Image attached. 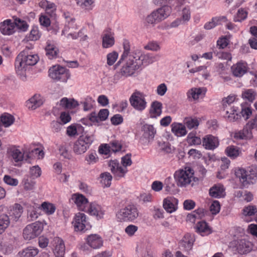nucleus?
<instances>
[{
    "instance_id": "c756f323",
    "label": "nucleus",
    "mask_w": 257,
    "mask_h": 257,
    "mask_svg": "<svg viewBox=\"0 0 257 257\" xmlns=\"http://www.w3.org/2000/svg\"><path fill=\"white\" fill-rule=\"evenodd\" d=\"M209 195L214 198H221L225 195L224 188L221 185H214L209 189Z\"/></svg>"
},
{
    "instance_id": "72a5a7b5",
    "label": "nucleus",
    "mask_w": 257,
    "mask_h": 257,
    "mask_svg": "<svg viewBox=\"0 0 257 257\" xmlns=\"http://www.w3.org/2000/svg\"><path fill=\"white\" fill-rule=\"evenodd\" d=\"M60 105L65 108H74L78 105V102L74 99H68L64 97L60 101Z\"/></svg>"
},
{
    "instance_id": "ddd939ff",
    "label": "nucleus",
    "mask_w": 257,
    "mask_h": 257,
    "mask_svg": "<svg viewBox=\"0 0 257 257\" xmlns=\"http://www.w3.org/2000/svg\"><path fill=\"white\" fill-rule=\"evenodd\" d=\"M74 229L76 231L84 232L86 226L88 225V222L86 220V216L83 213L79 212L76 214L73 221Z\"/></svg>"
},
{
    "instance_id": "dca6fc26",
    "label": "nucleus",
    "mask_w": 257,
    "mask_h": 257,
    "mask_svg": "<svg viewBox=\"0 0 257 257\" xmlns=\"http://www.w3.org/2000/svg\"><path fill=\"white\" fill-rule=\"evenodd\" d=\"M248 70L247 64L243 61H240L231 67L233 75L236 77H241L245 74Z\"/></svg>"
},
{
    "instance_id": "f8f14e48",
    "label": "nucleus",
    "mask_w": 257,
    "mask_h": 257,
    "mask_svg": "<svg viewBox=\"0 0 257 257\" xmlns=\"http://www.w3.org/2000/svg\"><path fill=\"white\" fill-rule=\"evenodd\" d=\"M132 52L135 55V59L137 61H139L141 63L140 66L142 65H148L149 64H151L155 61L159 60L160 57L158 54L153 55L150 53L143 54L140 50H136Z\"/></svg>"
},
{
    "instance_id": "1a4fd4ad",
    "label": "nucleus",
    "mask_w": 257,
    "mask_h": 257,
    "mask_svg": "<svg viewBox=\"0 0 257 257\" xmlns=\"http://www.w3.org/2000/svg\"><path fill=\"white\" fill-rule=\"evenodd\" d=\"M235 98L234 95H229L222 100V105L226 113L225 117L230 121H235L240 117V115L238 114L234 106L230 107L229 109L227 108V106L234 102Z\"/></svg>"
},
{
    "instance_id": "7c9ffc66",
    "label": "nucleus",
    "mask_w": 257,
    "mask_h": 257,
    "mask_svg": "<svg viewBox=\"0 0 257 257\" xmlns=\"http://www.w3.org/2000/svg\"><path fill=\"white\" fill-rule=\"evenodd\" d=\"M162 112V103L158 101H154L151 104L150 110V116L156 118L161 115Z\"/></svg>"
},
{
    "instance_id": "4c0bfd02",
    "label": "nucleus",
    "mask_w": 257,
    "mask_h": 257,
    "mask_svg": "<svg viewBox=\"0 0 257 257\" xmlns=\"http://www.w3.org/2000/svg\"><path fill=\"white\" fill-rule=\"evenodd\" d=\"M38 253V249L32 246L24 249L19 252L20 257H34Z\"/></svg>"
},
{
    "instance_id": "aec40b11",
    "label": "nucleus",
    "mask_w": 257,
    "mask_h": 257,
    "mask_svg": "<svg viewBox=\"0 0 257 257\" xmlns=\"http://www.w3.org/2000/svg\"><path fill=\"white\" fill-rule=\"evenodd\" d=\"M87 245L93 249H97L103 245V239L101 237L97 234H92L88 235L86 238Z\"/></svg>"
},
{
    "instance_id": "052dcab7",
    "label": "nucleus",
    "mask_w": 257,
    "mask_h": 257,
    "mask_svg": "<svg viewBox=\"0 0 257 257\" xmlns=\"http://www.w3.org/2000/svg\"><path fill=\"white\" fill-rule=\"evenodd\" d=\"M118 56V53L115 51L108 54L107 55V64L109 66L112 65L117 60Z\"/></svg>"
},
{
    "instance_id": "bf43d9fd",
    "label": "nucleus",
    "mask_w": 257,
    "mask_h": 257,
    "mask_svg": "<svg viewBox=\"0 0 257 257\" xmlns=\"http://www.w3.org/2000/svg\"><path fill=\"white\" fill-rule=\"evenodd\" d=\"M94 102L95 101L91 97H87L82 103L83 110L85 111L90 110L93 107Z\"/></svg>"
},
{
    "instance_id": "f3484780",
    "label": "nucleus",
    "mask_w": 257,
    "mask_h": 257,
    "mask_svg": "<svg viewBox=\"0 0 257 257\" xmlns=\"http://www.w3.org/2000/svg\"><path fill=\"white\" fill-rule=\"evenodd\" d=\"M30 48L26 47L23 51L20 52V54H22V56L28 66H33L38 62L39 57L37 54L30 52Z\"/></svg>"
},
{
    "instance_id": "9d476101",
    "label": "nucleus",
    "mask_w": 257,
    "mask_h": 257,
    "mask_svg": "<svg viewBox=\"0 0 257 257\" xmlns=\"http://www.w3.org/2000/svg\"><path fill=\"white\" fill-rule=\"evenodd\" d=\"M43 229V224L37 221L29 224L23 230V237L26 240H30L38 236Z\"/></svg>"
},
{
    "instance_id": "a18cd8bd",
    "label": "nucleus",
    "mask_w": 257,
    "mask_h": 257,
    "mask_svg": "<svg viewBox=\"0 0 257 257\" xmlns=\"http://www.w3.org/2000/svg\"><path fill=\"white\" fill-rule=\"evenodd\" d=\"M14 24L15 28L16 29V27H17L21 31L25 32L28 29L29 25H28L27 23L25 21H24L20 18L17 17L15 18Z\"/></svg>"
},
{
    "instance_id": "13d9d810",
    "label": "nucleus",
    "mask_w": 257,
    "mask_h": 257,
    "mask_svg": "<svg viewBox=\"0 0 257 257\" xmlns=\"http://www.w3.org/2000/svg\"><path fill=\"white\" fill-rule=\"evenodd\" d=\"M213 53L215 56L220 59L226 60L228 61H231L232 59L231 54L229 52L222 51L216 52L214 51Z\"/></svg>"
},
{
    "instance_id": "8fccbe9b",
    "label": "nucleus",
    "mask_w": 257,
    "mask_h": 257,
    "mask_svg": "<svg viewBox=\"0 0 257 257\" xmlns=\"http://www.w3.org/2000/svg\"><path fill=\"white\" fill-rule=\"evenodd\" d=\"M256 96V93L252 89L245 90L242 93V98L250 102H252L255 99Z\"/></svg>"
},
{
    "instance_id": "423d86ee",
    "label": "nucleus",
    "mask_w": 257,
    "mask_h": 257,
    "mask_svg": "<svg viewBox=\"0 0 257 257\" xmlns=\"http://www.w3.org/2000/svg\"><path fill=\"white\" fill-rule=\"evenodd\" d=\"M139 212L136 206L128 205L120 209L116 214V216L120 221H134L139 216Z\"/></svg>"
},
{
    "instance_id": "4be33fe9",
    "label": "nucleus",
    "mask_w": 257,
    "mask_h": 257,
    "mask_svg": "<svg viewBox=\"0 0 257 257\" xmlns=\"http://www.w3.org/2000/svg\"><path fill=\"white\" fill-rule=\"evenodd\" d=\"M102 46L104 48H108L112 47L114 44V38L113 33L109 29L104 31L102 36Z\"/></svg>"
},
{
    "instance_id": "de8ad7c7",
    "label": "nucleus",
    "mask_w": 257,
    "mask_h": 257,
    "mask_svg": "<svg viewBox=\"0 0 257 257\" xmlns=\"http://www.w3.org/2000/svg\"><path fill=\"white\" fill-rule=\"evenodd\" d=\"M39 208L48 215L53 214L56 210L54 204L47 202H43Z\"/></svg>"
},
{
    "instance_id": "393cba45",
    "label": "nucleus",
    "mask_w": 257,
    "mask_h": 257,
    "mask_svg": "<svg viewBox=\"0 0 257 257\" xmlns=\"http://www.w3.org/2000/svg\"><path fill=\"white\" fill-rule=\"evenodd\" d=\"M178 200L174 197H168L163 201V207L170 213L175 211L177 209Z\"/></svg>"
},
{
    "instance_id": "20e7f679",
    "label": "nucleus",
    "mask_w": 257,
    "mask_h": 257,
    "mask_svg": "<svg viewBox=\"0 0 257 257\" xmlns=\"http://www.w3.org/2000/svg\"><path fill=\"white\" fill-rule=\"evenodd\" d=\"M171 7L168 5H163L153 11L146 18L148 24H156L167 18L171 13Z\"/></svg>"
},
{
    "instance_id": "473e14b6",
    "label": "nucleus",
    "mask_w": 257,
    "mask_h": 257,
    "mask_svg": "<svg viewBox=\"0 0 257 257\" xmlns=\"http://www.w3.org/2000/svg\"><path fill=\"white\" fill-rule=\"evenodd\" d=\"M196 231L204 236L210 234L211 231L209 226L205 221H200L196 225Z\"/></svg>"
},
{
    "instance_id": "ea45409f",
    "label": "nucleus",
    "mask_w": 257,
    "mask_h": 257,
    "mask_svg": "<svg viewBox=\"0 0 257 257\" xmlns=\"http://www.w3.org/2000/svg\"><path fill=\"white\" fill-rule=\"evenodd\" d=\"M225 153L230 158L234 159L240 155L241 151L239 148L237 147L230 146L226 148Z\"/></svg>"
},
{
    "instance_id": "603ef678",
    "label": "nucleus",
    "mask_w": 257,
    "mask_h": 257,
    "mask_svg": "<svg viewBox=\"0 0 257 257\" xmlns=\"http://www.w3.org/2000/svg\"><path fill=\"white\" fill-rule=\"evenodd\" d=\"M77 29L78 27L75 23V19L73 18L72 20L66 22L65 26L62 32V35H65V33L69 32L70 31H74Z\"/></svg>"
},
{
    "instance_id": "774afa93",
    "label": "nucleus",
    "mask_w": 257,
    "mask_h": 257,
    "mask_svg": "<svg viewBox=\"0 0 257 257\" xmlns=\"http://www.w3.org/2000/svg\"><path fill=\"white\" fill-rule=\"evenodd\" d=\"M30 174L34 178H38L41 175V168L38 166H35L31 168Z\"/></svg>"
},
{
    "instance_id": "2eb2a0df",
    "label": "nucleus",
    "mask_w": 257,
    "mask_h": 257,
    "mask_svg": "<svg viewBox=\"0 0 257 257\" xmlns=\"http://www.w3.org/2000/svg\"><path fill=\"white\" fill-rule=\"evenodd\" d=\"M194 241L193 235L186 234L179 242V247L181 250L188 252L192 249Z\"/></svg>"
},
{
    "instance_id": "7ed1b4c3",
    "label": "nucleus",
    "mask_w": 257,
    "mask_h": 257,
    "mask_svg": "<svg viewBox=\"0 0 257 257\" xmlns=\"http://www.w3.org/2000/svg\"><path fill=\"white\" fill-rule=\"evenodd\" d=\"M194 174L193 169L191 167H186L184 169L176 171L174 174V178L178 186L186 187L191 184L192 181H195Z\"/></svg>"
},
{
    "instance_id": "2f4dec72",
    "label": "nucleus",
    "mask_w": 257,
    "mask_h": 257,
    "mask_svg": "<svg viewBox=\"0 0 257 257\" xmlns=\"http://www.w3.org/2000/svg\"><path fill=\"white\" fill-rule=\"evenodd\" d=\"M143 136L148 140H153L156 131L152 125L145 124L142 127Z\"/></svg>"
},
{
    "instance_id": "338daca9",
    "label": "nucleus",
    "mask_w": 257,
    "mask_h": 257,
    "mask_svg": "<svg viewBox=\"0 0 257 257\" xmlns=\"http://www.w3.org/2000/svg\"><path fill=\"white\" fill-rule=\"evenodd\" d=\"M110 148L114 152H117L121 150L122 144L118 141H113L110 143Z\"/></svg>"
},
{
    "instance_id": "e433bc0d",
    "label": "nucleus",
    "mask_w": 257,
    "mask_h": 257,
    "mask_svg": "<svg viewBox=\"0 0 257 257\" xmlns=\"http://www.w3.org/2000/svg\"><path fill=\"white\" fill-rule=\"evenodd\" d=\"M250 242H247L244 240H240L236 244V248L238 252L240 254H245L250 250Z\"/></svg>"
},
{
    "instance_id": "a211bd4d",
    "label": "nucleus",
    "mask_w": 257,
    "mask_h": 257,
    "mask_svg": "<svg viewBox=\"0 0 257 257\" xmlns=\"http://www.w3.org/2000/svg\"><path fill=\"white\" fill-rule=\"evenodd\" d=\"M85 211L90 215L95 216L97 219L102 218L104 214V210L102 207L95 202L91 203Z\"/></svg>"
},
{
    "instance_id": "c9c22d12",
    "label": "nucleus",
    "mask_w": 257,
    "mask_h": 257,
    "mask_svg": "<svg viewBox=\"0 0 257 257\" xmlns=\"http://www.w3.org/2000/svg\"><path fill=\"white\" fill-rule=\"evenodd\" d=\"M248 173L244 169H238L236 170L235 174L236 177L238 178L241 182L244 185L248 184L249 181V175L247 174Z\"/></svg>"
},
{
    "instance_id": "6e6d98bb",
    "label": "nucleus",
    "mask_w": 257,
    "mask_h": 257,
    "mask_svg": "<svg viewBox=\"0 0 257 257\" xmlns=\"http://www.w3.org/2000/svg\"><path fill=\"white\" fill-rule=\"evenodd\" d=\"M22 183L24 185V188L26 190H33L35 185V182L29 178V177L24 178L23 180Z\"/></svg>"
},
{
    "instance_id": "f704fd0d",
    "label": "nucleus",
    "mask_w": 257,
    "mask_h": 257,
    "mask_svg": "<svg viewBox=\"0 0 257 257\" xmlns=\"http://www.w3.org/2000/svg\"><path fill=\"white\" fill-rule=\"evenodd\" d=\"M54 242L55 244L54 254L65 253V246L63 240L59 237H55Z\"/></svg>"
},
{
    "instance_id": "5fc2aeb1",
    "label": "nucleus",
    "mask_w": 257,
    "mask_h": 257,
    "mask_svg": "<svg viewBox=\"0 0 257 257\" xmlns=\"http://www.w3.org/2000/svg\"><path fill=\"white\" fill-rule=\"evenodd\" d=\"M184 123L185 126L190 130L192 128L196 129L199 125L198 120L196 118L191 117H186L184 119Z\"/></svg>"
},
{
    "instance_id": "5701e85b",
    "label": "nucleus",
    "mask_w": 257,
    "mask_h": 257,
    "mask_svg": "<svg viewBox=\"0 0 257 257\" xmlns=\"http://www.w3.org/2000/svg\"><path fill=\"white\" fill-rule=\"evenodd\" d=\"M202 144L206 149L213 150L218 147L219 142L214 136L207 135L203 138Z\"/></svg>"
},
{
    "instance_id": "79ce46f5",
    "label": "nucleus",
    "mask_w": 257,
    "mask_h": 257,
    "mask_svg": "<svg viewBox=\"0 0 257 257\" xmlns=\"http://www.w3.org/2000/svg\"><path fill=\"white\" fill-rule=\"evenodd\" d=\"M0 118L2 123L5 127L10 126L15 121L14 117L8 113H4L2 114Z\"/></svg>"
},
{
    "instance_id": "6ab92c4d",
    "label": "nucleus",
    "mask_w": 257,
    "mask_h": 257,
    "mask_svg": "<svg viewBox=\"0 0 257 257\" xmlns=\"http://www.w3.org/2000/svg\"><path fill=\"white\" fill-rule=\"evenodd\" d=\"M0 32L4 35H13L16 30L14 22L12 20L7 19L0 23Z\"/></svg>"
},
{
    "instance_id": "b1692460",
    "label": "nucleus",
    "mask_w": 257,
    "mask_h": 257,
    "mask_svg": "<svg viewBox=\"0 0 257 257\" xmlns=\"http://www.w3.org/2000/svg\"><path fill=\"white\" fill-rule=\"evenodd\" d=\"M43 103L42 97L39 94H35L26 101V106L29 109L34 110Z\"/></svg>"
},
{
    "instance_id": "cd10ccee",
    "label": "nucleus",
    "mask_w": 257,
    "mask_h": 257,
    "mask_svg": "<svg viewBox=\"0 0 257 257\" xmlns=\"http://www.w3.org/2000/svg\"><path fill=\"white\" fill-rule=\"evenodd\" d=\"M23 212V208L21 205L16 203L9 212L11 220L17 221L21 216Z\"/></svg>"
},
{
    "instance_id": "69168bd1",
    "label": "nucleus",
    "mask_w": 257,
    "mask_h": 257,
    "mask_svg": "<svg viewBox=\"0 0 257 257\" xmlns=\"http://www.w3.org/2000/svg\"><path fill=\"white\" fill-rule=\"evenodd\" d=\"M10 216L6 214H3L0 216V224L8 227L10 223V220L11 219L10 218Z\"/></svg>"
},
{
    "instance_id": "9b49d317",
    "label": "nucleus",
    "mask_w": 257,
    "mask_h": 257,
    "mask_svg": "<svg viewBox=\"0 0 257 257\" xmlns=\"http://www.w3.org/2000/svg\"><path fill=\"white\" fill-rule=\"evenodd\" d=\"M256 119L248 122L242 130L236 131L233 134V137L236 140L249 141L253 139L252 130L254 127Z\"/></svg>"
},
{
    "instance_id": "c03bdc74",
    "label": "nucleus",
    "mask_w": 257,
    "mask_h": 257,
    "mask_svg": "<svg viewBox=\"0 0 257 257\" xmlns=\"http://www.w3.org/2000/svg\"><path fill=\"white\" fill-rule=\"evenodd\" d=\"M207 211L203 208H199L188 215V218L191 220L192 219H201L205 216Z\"/></svg>"
},
{
    "instance_id": "0e129e2a",
    "label": "nucleus",
    "mask_w": 257,
    "mask_h": 257,
    "mask_svg": "<svg viewBox=\"0 0 257 257\" xmlns=\"http://www.w3.org/2000/svg\"><path fill=\"white\" fill-rule=\"evenodd\" d=\"M144 48L146 50L153 51H158L160 49V47L159 44L155 41L150 42L144 47Z\"/></svg>"
},
{
    "instance_id": "58836bf2",
    "label": "nucleus",
    "mask_w": 257,
    "mask_h": 257,
    "mask_svg": "<svg viewBox=\"0 0 257 257\" xmlns=\"http://www.w3.org/2000/svg\"><path fill=\"white\" fill-rule=\"evenodd\" d=\"M112 179V176L107 172L101 173L99 176L100 183L104 187H108L110 186Z\"/></svg>"
},
{
    "instance_id": "680f3d73",
    "label": "nucleus",
    "mask_w": 257,
    "mask_h": 257,
    "mask_svg": "<svg viewBox=\"0 0 257 257\" xmlns=\"http://www.w3.org/2000/svg\"><path fill=\"white\" fill-rule=\"evenodd\" d=\"M209 209L213 215L218 213L220 210V205L219 201L217 200L213 201L210 206Z\"/></svg>"
},
{
    "instance_id": "412c9836",
    "label": "nucleus",
    "mask_w": 257,
    "mask_h": 257,
    "mask_svg": "<svg viewBox=\"0 0 257 257\" xmlns=\"http://www.w3.org/2000/svg\"><path fill=\"white\" fill-rule=\"evenodd\" d=\"M71 200L76 205L79 210L85 211L87 209L86 206L88 201L84 195L78 193L73 194L72 195Z\"/></svg>"
},
{
    "instance_id": "4d7b16f0",
    "label": "nucleus",
    "mask_w": 257,
    "mask_h": 257,
    "mask_svg": "<svg viewBox=\"0 0 257 257\" xmlns=\"http://www.w3.org/2000/svg\"><path fill=\"white\" fill-rule=\"evenodd\" d=\"M247 16V12L243 9H239L237 13L236 16L234 18L235 22H241L244 20Z\"/></svg>"
},
{
    "instance_id": "6e6552de",
    "label": "nucleus",
    "mask_w": 257,
    "mask_h": 257,
    "mask_svg": "<svg viewBox=\"0 0 257 257\" xmlns=\"http://www.w3.org/2000/svg\"><path fill=\"white\" fill-rule=\"evenodd\" d=\"M146 96L143 93L135 90L129 99L131 105L136 110L142 111L147 106Z\"/></svg>"
},
{
    "instance_id": "f257e3e1",
    "label": "nucleus",
    "mask_w": 257,
    "mask_h": 257,
    "mask_svg": "<svg viewBox=\"0 0 257 257\" xmlns=\"http://www.w3.org/2000/svg\"><path fill=\"white\" fill-rule=\"evenodd\" d=\"M123 52L119 60L115 65V67L118 66L122 61L128 58L126 63L120 69V72L116 73L114 76V80H118L121 76L128 77L134 74L136 70L140 67L141 63L139 61H137L135 59V55L133 52H130V43L127 40H124L123 43Z\"/></svg>"
},
{
    "instance_id": "3c124183",
    "label": "nucleus",
    "mask_w": 257,
    "mask_h": 257,
    "mask_svg": "<svg viewBox=\"0 0 257 257\" xmlns=\"http://www.w3.org/2000/svg\"><path fill=\"white\" fill-rule=\"evenodd\" d=\"M187 141L190 145H199L201 144V139L196 136V133L191 132L187 136Z\"/></svg>"
},
{
    "instance_id": "49530a36",
    "label": "nucleus",
    "mask_w": 257,
    "mask_h": 257,
    "mask_svg": "<svg viewBox=\"0 0 257 257\" xmlns=\"http://www.w3.org/2000/svg\"><path fill=\"white\" fill-rule=\"evenodd\" d=\"M94 1L93 0H77V4L82 9L90 11L93 9Z\"/></svg>"
},
{
    "instance_id": "bb28decb",
    "label": "nucleus",
    "mask_w": 257,
    "mask_h": 257,
    "mask_svg": "<svg viewBox=\"0 0 257 257\" xmlns=\"http://www.w3.org/2000/svg\"><path fill=\"white\" fill-rule=\"evenodd\" d=\"M8 153L10 158L15 162L18 163L23 160L24 154L16 147L9 149Z\"/></svg>"
},
{
    "instance_id": "864d4df0",
    "label": "nucleus",
    "mask_w": 257,
    "mask_h": 257,
    "mask_svg": "<svg viewBox=\"0 0 257 257\" xmlns=\"http://www.w3.org/2000/svg\"><path fill=\"white\" fill-rule=\"evenodd\" d=\"M40 37V34L39 31L38 27L33 26L30 32L29 35L26 36L27 41H36Z\"/></svg>"
},
{
    "instance_id": "4468645a",
    "label": "nucleus",
    "mask_w": 257,
    "mask_h": 257,
    "mask_svg": "<svg viewBox=\"0 0 257 257\" xmlns=\"http://www.w3.org/2000/svg\"><path fill=\"white\" fill-rule=\"evenodd\" d=\"M15 67L16 73L20 76V78L22 80L26 79V71L27 70L28 65L26 64L25 61L20 53L17 56Z\"/></svg>"
},
{
    "instance_id": "e2e57ef3",
    "label": "nucleus",
    "mask_w": 257,
    "mask_h": 257,
    "mask_svg": "<svg viewBox=\"0 0 257 257\" xmlns=\"http://www.w3.org/2000/svg\"><path fill=\"white\" fill-rule=\"evenodd\" d=\"M4 181L8 185L16 186L19 183V181L17 179L13 178L11 176L5 175L4 177Z\"/></svg>"
},
{
    "instance_id": "09e8293b",
    "label": "nucleus",
    "mask_w": 257,
    "mask_h": 257,
    "mask_svg": "<svg viewBox=\"0 0 257 257\" xmlns=\"http://www.w3.org/2000/svg\"><path fill=\"white\" fill-rule=\"evenodd\" d=\"M201 93V88H192L188 91L187 94L188 99L192 100L198 99Z\"/></svg>"
},
{
    "instance_id": "37998d69",
    "label": "nucleus",
    "mask_w": 257,
    "mask_h": 257,
    "mask_svg": "<svg viewBox=\"0 0 257 257\" xmlns=\"http://www.w3.org/2000/svg\"><path fill=\"white\" fill-rule=\"evenodd\" d=\"M46 55L49 59L57 57L58 49L53 45L48 44L45 48Z\"/></svg>"
},
{
    "instance_id": "0eeeda50",
    "label": "nucleus",
    "mask_w": 257,
    "mask_h": 257,
    "mask_svg": "<svg viewBox=\"0 0 257 257\" xmlns=\"http://www.w3.org/2000/svg\"><path fill=\"white\" fill-rule=\"evenodd\" d=\"M49 75L56 81L66 82L70 77L68 70L60 65H55L49 70Z\"/></svg>"
},
{
    "instance_id": "c85d7f7f",
    "label": "nucleus",
    "mask_w": 257,
    "mask_h": 257,
    "mask_svg": "<svg viewBox=\"0 0 257 257\" xmlns=\"http://www.w3.org/2000/svg\"><path fill=\"white\" fill-rule=\"evenodd\" d=\"M172 132L177 137H182L187 134L185 125L179 123H173L171 124Z\"/></svg>"
},
{
    "instance_id": "a878e982",
    "label": "nucleus",
    "mask_w": 257,
    "mask_h": 257,
    "mask_svg": "<svg viewBox=\"0 0 257 257\" xmlns=\"http://www.w3.org/2000/svg\"><path fill=\"white\" fill-rule=\"evenodd\" d=\"M257 213V208L253 205H248L242 210V214L244 216V220L250 221L253 218L254 219Z\"/></svg>"
},
{
    "instance_id": "a19ab883",
    "label": "nucleus",
    "mask_w": 257,
    "mask_h": 257,
    "mask_svg": "<svg viewBox=\"0 0 257 257\" xmlns=\"http://www.w3.org/2000/svg\"><path fill=\"white\" fill-rule=\"evenodd\" d=\"M41 7L45 8L46 12L51 16L54 15L56 10V6L55 4L49 1L41 3Z\"/></svg>"
},
{
    "instance_id": "f03ea898",
    "label": "nucleus",
    "mask_w": 257,
    "mask_h": 257,
    "mask_svg": "<svg viewBox=\"0 0 257 257\" xmlns=\"http://www.w3.org/2000/svg\"><path fill=\"white\" fill-rule=\"evenodd\" d=\"M131 156V154L128 153L121 158L122 167L120 165L117 160H111L108 162V167L115 179L119 180L125 176L128 171L127 167L130 166L132 164Z\"/></svg>"
},
{
    "instance_id": "39448f33",
    "label": "nucleus",
    "mask_w": 257,
    "mask_h": 257,
    "mask_svg": "<svg viewBox=\"0 0 257 257\" xmlns=\"http://www.w3.org/2000/svg\"><path fill=\"white\" fill-rule=\"evenodd\" d=\"M93 141V135L84 134L80 136L73 144V152L77 155L84 154L89 148Z\"/></svg>"
}]
</instances>
